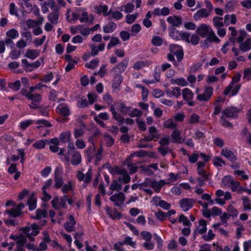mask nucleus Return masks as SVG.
<instances>
[{"instance_id": "obj_49", "label": "nucleus", "mask_w": 251, "mask_h": 251, "mask_svg": "<svg viewBox=\"0 0 251 251\" xmlns=\"http://www.w3.org/2000/svg\"><path fill=\"white\" fill-rule=\"evenodd\" d=\"M200 41L199 35L196 34H193L190 37V34L189 33V42H187L189 43H191L193 45H197L199 44Z\"/></svg>"}, {"instance_id": "obj_29", "label": "nucleus", "mask_w": 251, "mask_h": 251, "mask_svg": "<svg viewBox=\"0 0 251 251\" xmlns=\"http://www.w3.org/2000/svg\"><path fill=\"white\" fill-rule=\"evenodd\" d=\"M155 204L159 205L161 208L168 210L171 207V204L165 201L161 200L159 197H155L153 199Z\"/></svg>"}, {"instance_id": "obj_12", "label": "nucleus", "mask_w": 251, "mask_h": 251, "mask_svg": "<svg viewBox=\"0 0 251 251\" xmlns=\"http://www.w3.org/2000/svg\"><path fill=\"white\" fill-rule=\"evenodd\" d=\"M67 200L66 195L61 198L60 201L58 197H55L51 201L52 207L55 209H59L60 207H65Z\"/></svg>"}, {"instance_id": "obj_14", "label": "nucleus", "mask_w": 251, "mask_h": 251, "mask_svg": "<svg viewBox=\"0 0 251 251\" xmlns=\"http://www.w3.org/2000/svg\"><path fill=\"white\" fill-rule=\"evenodd\" d=\"M241 87L240 85H235L232 83H230L225 89L224 94L227 95L230 94L231 96H233L236 95L239 91Z\"/></svg>"}, {"instance_id": "obj_33", "label": "nucleus", "mask_w": 251, "mask_h": 251, "mask_svg": "<svg viewBox=\"0 0 251 251\" xmlns=\"http://www.w3.org/2000/svg\"><path fill=\"white\" fill-rule=\"evenodd\" d=\"M57 111L63 116H68L70 114L69 108L66 105L60 104L56 108Z\"/></svg>"}, {"instance_id": "obj_1", "label": "nucleus", "mask_w": 251, "mask_h": 251, "mask_svg": "<svg viewBox=\"0 0 251 251\" xmlns=\"http://www.w3.org/2000/svg\"><path fill=\"white\" fill-rule=\"evenodd\" d=\"M109 172L113 175H120L118 180L120 182L127 183L130 181V177L128 175L126 170L119 167H114L109 169Z\"/></svg>"}, {"instance_id": "obj_4", "label": "nucleus", "mask_w": 251, "mask_h": 251, "mask_svg": "<svg viewBox=\"0 0 251 251\" xmlns=\"http://www.w3.org/2000/svg\"><path fill=\"white\" fill-rule=\"evenodd\" d=\"M21 92L23 95L25 96L29 100H31V103L29 105L31 108L35 109L38 107L39 103L42 99L40 95L26 93L24 90H22Z\"/></svg>"}, {"instance_id": "obj_48", "label": "nucleus", "mask_w": 251, "mask_h": 251, "mask_svg": "<svg viewBox=\"0 0 251 251\" xmlns=\"http://www.w3.org/2000/svg\"><path fill=\"white\" fill-rule=\"evenodd\" d=\"M27 204L30 210H33L36 207V198L33 194H32L29 199Z\"/></svg>"}, {"instance_id": "obj_5", "label": "nucleus", "mask_w": 251, "mask_h": 251, "mask_svg": "<svg viewBox=\"0 0 251 251\" xmlns=\"http://www.w3.org/2000/svg\"><path fill=\"white\" fill-rule=\"evenodd\" d=\"M217 198L215 200V202L220 205H224L226 203V200H230L231 195L229 192H224L222 190H218L216 192Z\"/></svg>"}, {"instance_id": "obj_11", "label": "nucleus", "mask_w": 251, "mask_h": 251, "mask_svg": "<svg viewBox=\"0 0 251 251\" xmlns=\"http://www.w3.org/2000/svg\"><path fill=\"white\" fill-rule=\"evenodd\" d=\"M194 201L192 199L184 198L179 201V204L183 211H187L190 209L194 205Z\"/></svg>"}, {"instance_id": "obj_39", "label": "nucleus", "mask_w": 251, "mask_h": 251, "mask_svg": "<svg viewBox=\"0 0 251 251\" xmlns=\"http://www.w3.org/2000/svg\"><path fill=\"white\" fill-rule=\"evenodd\" d=\"M26 241L25 237H22L19 239L16 242L17 247L14 251H25V245Z\"/></svg>"}, {"instance_id": "obj_10", "label": "nucleus", "mask_w": 251, "mask_h": 251, "mask_svg": "<svg viewBox=\"0 0 251 251\" xmlns=\"http://www.w3.org/2000/svg\"><path fill=\"white\" fill-rule=\"evenodd\" d=\"M128 64V59L125 58L121 62L114 67L111 70V72L114 74L121 75L126 70Z\"/></svg>"}, {"instance_id": "obj_42", "label": "nucleus", "mask_w": 251, "mask_h": 251, "mask_svg": "<svg viewBox=\"0 0 251 251\" xmlns=\"http://www.w3.org/2000/svg\"><path fill=\"white\" fill-rule=\"evenodd\" d=\"M151 64V62L150 61H139L133 64V68L136 70H139L144 67L149 66Z\"/></svg>"}, {"instance_id": "obj_15", "label": "nucleus", "mask_w": 251, "mask_h": 251, "mask_svg": "<svg viewBox=\"0 0 251 251\" xmlns=\"http://www.w3.org/2000/svg\"><path fill=\"white\" fill-rule=\"evenodd\" d=\"M207 222L204 219H201L198 222V225L194 230L195 234H203L207 231Z\"/></svg>"}, {"instance_id": "obj_37", "label": "nucleus", "mask_w": 251, "mask_h": 251, "mask_svg": "<svg viewBox=\"0 0 251 251\" xmlns=\"http://www.w3.org/2000/svg\"><path fill=\"white\" fill-rule=\"evenodd\" d=\"M163 126L166 128L175 129L177 127V124L173 119L169 118L163 123Z\"/></svg>"}, {"instance_id": "obj_26", "label": "nucleus", "mask_w": 251, "mask_h": 251, "mask_svg": "<svg viewBox=\"0 0 251 251\" xmlns=\"http://www.w3.org/2000/svg\"><path fill=\"white\" fill-rule=\"evenodd\" d=\"M171 137L174 143H182L185 141L184 139L181 138L180 131L176 129L172 132Z\"/></svg>"}, {"instance_id": "obj_63", "label": "nucleus", "mask_w": 251, "mask_h": 251, "mask_svg": "<svg viewBox=\"0 0 251 251\" xmlns=\"http://www.w3.org/2000/svg\"><path fill=\"white\" fill-rule=\"evenodd\" d=\"M242 200L243 201L244 209L245 211L251 209V203L247 197H243Z\"/></svg>"}, {"instance_id": "obj_18", "label": "nucleus", "mask_w": 251, "mask_h": 251, "mask_svg": "<svg viewBox=\"0 0 251 251\" xmlns=\"http://www.w3.org/2000/svg\"><path fill=\"white\" fill-rule=\"evenodd\" d=\"M166 93L169 98L174 97L177 98L181 95V90L178 87H172L171 88H168L166 90Z\"/></svg>"}, {"instance_id": "obj_34", "label": "nucleus", "mask_w": 251, "mask_h": 251, "mask_svg": "<svg viewBox=\"0 0 251 251\" xmlns=\"http://www.w3.org/2000/svg\"><path fill=\"white\" fill-rule=\"evenodd\" d=\"M69 222H67L65 224V228L68 232H71L74 230L75 221L72 216H70L69 218Z\"/></svg>"}, {"instance_id": "obj_27", "label": "nucleus", "mask_w": 251, "mask_h": 251, "mask_svg": "<svg viewBox=\"0 0 251 251\" xmlns=\"http://www.w3.org/2000/svg\"><path fill=\"white\" fill-rule=\"evenodd\" d=\"M113 74V79L112 81V87L115 89H117L120 87L123 78L120 74Z\"/></svg>"}, {"instance_id": "obj_46", "label": "nucleus", "mask_w": 251, "mask_h": 251, "mask_svg": "<svg viewBox=\"0 0 251 251\" xmlns=\"http://www.w3.org/2000/svg\"><path fill=\"white\" fill-rule=\"evenodd\" d=\"M59 15L57 11L50 13L48 15V20L53 24H56L58 22Z\"/></svg>"}, {"instance_id": "obj_28", "label": "nucleus", "mask_w": 251, "mask_h": 251, "mask_svg": "<svg viewBox=\"0 0 251 251\" xmlns=\"http://www.w3.org/2000/svg\"><path fill=\"white\" fill-rule=\"evenodd\" d=\"M170 81L171 83L173 85H179L182 87L186 86L188 85L187 81L182 77L172 78Z\"/></svg>"}, {"instance_id": "obj_50", "label": "nucleus", "mask_w": 251, "mask_h": 251, "mask_svg": "<svg viewBox=\"0 0 251 251\" xmlns=\"http://www.w3.org/2000/svg\"><path fill=\"white\" fill-rule=\"evenodd\" d=\"M71 137V134L70 132H64L60 134L59 139L63 143H67L70 142Z\"/></svg>"}, {"instance_id": "obj_21", "label": "nucleus", "mask_w": 251, "mask_h": 251, "mask_svg": "<svg viewBox=\"0 0 251 251\" xmlns=\"http://www.w3.org/2000/svg\"><path fill=\"white\" fill-rule=\"evenodd\" d=\"M221 155L230 161H235L236 159L232 151L227 148H224L221 150Z\"/></svg>"}, {"instance_id": "obj_38", "label": "nucleus", "mask_w": 251, "mask_h": 251, "mask_svg": "<svg viewBox=\"0 0 251 251\" xmlns=\"http://www.w3.org/2000/svg\"><path fill=\"white\" fill-rule=\"evenodd\" d=\"M34 124L37 125L36 126V128H40L44 127H50L51 126V124L45 119H40L34 121Z\"/></svg>"}, {"instance_id": "obj_40", "label": "nucleus", "mask_w": 251, "mask_h": 251, "mask_svg": "<svg viewBox=\"0 0 251 251\" xmlns=\"http://www.w3.org/2000/svg\"><path fill=\"white\" fill-rule=\"evenodd\" d=\"M116 24L114 22H109L103 26V31L106 33H111L116 29Z\"/></svg>"}, {"instance_id": "obj_52", "label": "nucleus", "mask_w": 251, "mask_h": 251, "mask_svg": "<svg viewBox=\"0 0 251 251\" xmlns=\"http://www.w3.org/2000/svg\"><path fill=\"white\" fill-rule=\"evenodd\" d=\"M206 40H208L211 42L219 43L220 39L217 37L214 31L212 29L209 34L207 36Z\"/></svg>"}, {"instance_id": "obj_62", "label": "nucleus", "mask_w": 251, "mask_h": 251, "mask_svg": "<svg viewBox=\"0 0 251 251\" xmlns=\"http://www.w3.org/2000/svg\"><path fill=\"white\" fill-rule=\"evenodd\" d=\"M122 242L124 245H128L134 248L136 247V242L133 241L132 238L130 237H125Z\"/></svg>"}, {"instance_id": "obj_19", "label": "nucleus", "mask_w": 251, "mask_h": 251, "mask_svg": "<svg viewBox=\"0 0 251 251\" xmlns=\"http://www.w3.org/2000/svg\"><path fill=\"white\" fill-rule=\"evenodd\" d=\"M95 11L98 14H102L106 17L111 14V10H108V7L105 4H101L95 7Z\"/></svg>"}, {"instance_id": "obj_56", "label": "nucleus", "mask_w": 251, "mask_h": 251, "mask_svg": "<svg viewBox=\"0 0 251 251\" xmlns=\"http://www.w3.org/2000/svg\"><path fill=\"white\" fill-rule=\"evenodd\" d=\"M227 212L229 216L235 217L238 215V212L232 205H228L227 209Z\"/></svg>"}, {"instance_id": "obj_53", "label": "nucleus", "mask_w": 251, "mask_h": 251, "mask_svg": "<svg viewBox=\"0 0 251 251\" xmlns=\"http://www.w3.org/2000/svg\"><path fill=\"white\" fill-rule=\"evenodd\" d=\"M33 123H34V121L28 119L21 122L19 123V126L22 130H24Z\"/></svg>"}, {"instance_id": "obj_2", "label": "nucleus", "mask_w": 251, "mask_h": 251, "mask_svg": "<svg viewBox=\"0 0 251 251\" xmlns=\"http://www.w3.org/2000/svg\"><path fill=\"white\" fill-rule=\"evenodd\" d=\"M23 236H25L28 238L29 240L31 241L34 240V237L39 233V228L36 224H32L30 226L22 228L21 229Z\"/></svg>"}, {"instance_id": "obj_60", "label": "nucleus", "mask_w": 251, "mask_h": 251, "mask_svg": "<svg viewBox=\"0 0 251 251\" xmlns=\"http://www.w3.org/2000/svg\"><path fill=\"white\" fill-rule=\"evenodd\" d=\"M142 115V112L140 110L137 108L132 109L130 107L129 112L128 113L129 116L132 117H139Z\"/></svg>"}, {"instance_id": "obj_7", "label": "nucleus", "mask_w": 251, "mask_h": 251, "mask_svg": "<svg viewBox=\"0 0 251 251\" xmlns=\"http://www.w3.org/2000/svg\"><path fill=\"white\" fill-rule=\"evenodd\" d=\"M6 45H14L13 40H15L19 37V31L15 28H11L8 30L6 33Z\"/></svg>"}, {"instance_id": "obj_36", "label": "nucleus", "mask_w": 251, "mask_h": 251, "mask_svg": "<svg viewBox=\"0 0 251 251\" xmlns=\"http://www.w3.org/2000/svg\"><path fill=\"white\" fill-rule=\"evenodd\" d=\"M224 23L226 25L235 24L237 21V18L234 14H227L224 17Z\"/></svg>"}, {"instance_id": "obj_13", "label": "nucleus", "mask_w": 251, "mask_h": 251, "mask_svg": "<svg viewBox=\"0 0 251 251\" xmlns=\"http://www.w3.org/2000/svg\"><path fill=\"white\" fill-rule=\"evenodd\" d=\"M213 94V88L210 86L206 87L203 94L198 95L197 96L199 101H207Z\"/></svg>"}, {"instance_id": "obj_41", "label": "nucleus", "mask_w": 251, "mask_h": 251, "mask_svg": "<svg viewBox=\"0 0 251 251\" xmlns=\"http://www.w3.org/2000/svg\"><path fill=\"white\" fill-rule=\"evenodd\" d=\"M117 109L123 114L128 115L130 107L126 106L123 103H118L116 105Z\"/></svg>"}, {"instance_id": "obj_17", "label": "nucleus", "mask_w": 251, "mask_h": 251, "mask_svg": "<svg viewBox=\"0 0 251 251\" xmlns=\"http://www.w3.org/2000/svg\"><path fill=\"white\" fill-rule=\"evenodd\" d=\"M110 200L118 206H121L124 202L125 195L123 193H120L111 196Z\"/></svg>"}, {"instance_id": "obj_25", "label": "nucleus", "mask_w": 251, "mask_h": 251, "mask_svg": "<svg viewBox=\"0 0 251 251\" xmlns=\"http://www.w3.org/2000/svg\"><path fill=\"white\" fill-rule=\"evenodd\" d=\"M72 158L70 161L73 165H77L81 162V156L80 153L78 151H75L72 153Z\"/></svg>"}, {"instance_id": "obj_43", "label": "nucleus", "mask_w": 251, "mask_h": 251, "mask_svg": "<svg viewBox=\"0 0 251 251\" xmlns=\"http://www.w3.org/2000/svg\"><path fill=\"white\" fill-rule=\"evenodd\" d=\"M60 172V170L59 168H56L54 172V179H55V184L54 187L56 188H59L63 184V180L61 177H59L58 176V174Z\"/></svg>"}, {"instance_id": "obj_16", "label": "nucleus", "mask_w": 251, "mask_h": 251, "mask_svg": "<svg viewBox=\"0 0 251 251\" xmlns=\"http://www.w3.org/2000/svg\"><path fill=\"white\" fill-rule=\"evenodd\" d=\"M240 109L236 107H228L224 110L222 112L223 115L226 116L229 118H234L237 116L238 113Z\"/></svg>"}, {"instance_id": "obj_32", "label": "nucleus", "mask_w": 251, "mask_h": 251, "mask_svg": "<svg viewBox=\"0 0 251 251\" xmlns=\"http://www.w3.org/2000/svg\"><path fill=\"white\" fill-rule=\"evenodd\" d=\"M166 183L165 180L163 179H161L158 181L153 179V182L151 183V188H152L156 192H159L161 187Z\"/></svg>"}, {"instance_id": "obj_8", "label": "nucleus", "mask_w": 251, "mask_h": 251, "mask_svg": "<svg viewBox=\"0 0 251 251\" xmlns=\"http://www.w3.org/2000/svg\"><path fill=\"white\" fill-rule=\"evenodd\" d=\"M212 28L207 24H202L200 25L196 28V33L202 38H205L210 33Z\"/></svg>"}, {"instance_id": "obj_54", "label": "nucleus", "mask_w": 251, "mask_h": 251, "mask_svg": "<svg viewBox=\"0 0 251 251\" xmlns=\"http://www.w3.org/2000/svg\"><path fill=\"white\" fill-rule=\"evenodd\" d=\"M139 16L138 13H135L133 14H127L126 16V21L128 24L133 23Z\"/></svg>"}, {"instance_id": "obj_24", "label": "nucleus", "mask_w": 251, "mask_h": 251, "mask_svg": "<svg viewBox=\"0 0 251 251\" xmlns=\"http://www.w3.org/2000/svg\"><path fill=\"white\" fill-rule=\"evenodd\" d=\"M197 171L198 174L200 176H208V173L204 169L205 163L203 161H199L197 163Z\"/></svg>"}, {"instance_id": "obj_61", "label": "nucleus", "mask_w": 251, "mask_h": 251, "mask_svg": "<svg viewBox=\"0 0 251 251\" xmlns=\"http://www.w3.org/2000/svg\"><path fill=\"white\" fill-rule=\"evenodd\" d=\"M215 235L213 232L212 230L211 229H209L208 231L207 234H203L202 236V238L205 241H210L212 239H214Z\"/></svg>"}, {"instance_id": "obj_3", "label": "nucleus", "mask_w": 251, "mask_h": 251, "mask_svg": "<svg viewBox=\"0 0 251 251\" xmlns=\"http://www.w3.org/2000/svg\"><path fill=\"white\" fill-rule=\"evenodd\" d=\"M67 149V152H65V151L64 149H60L58 154L60 156V159L61 161L69 164L70 163L71 154H72V153L76 151L73 143L69 142Z\"/></svg>"}, {"instance_id": "obj_20", "label": "nucleus", "mask_w": 251, "mask_h": 251, "mask_svg": "<svg viewBox=\"0 0 251 251\" xmlns=\"http://www.w3.org/2000/svg\"><path fill=\"white\" fill-rule=\"evenodd\" d=\"M210 14V11L206 9L202 8L194 14V19L197 21H200L202 18H206Z\"/></svg>"}, {"instance_id": "obj_6", "label": "nucleus", "mask_w": 251, "mask_h": 251, "mask_svg": "<svg viewBox=\"0 0 251 251\" xmlns=\"http://www.w3.org/2000/svg\"><path fill=\"white\" fill-rule=\"evenodd\" d=\"M169 35L173 39L177 40L182 39L186 42H189V33L188 32H180L176 28H172Z\"/></svg>"}, {"instance_id": "obj_51", "label": "nucleus", "mask_w": 251, "mask_h": 251, "mask_svg": "<svg viewBox=\"0 0 251 251\" xmlns=\"http://www.w3.org/2000/svg\"><path fill=\"white\" fill-rule=\"evenodd\" d=\"M134 8V5L131 2L127 3L126 5L122 6L120 7V10L124 11L126 13H131Z\"/></svg>"}, {"instance_id": "obj_59", "label": "nucleus", "mask_w": 251, "mask_h": 251, "mask_svg": "<svg viewBox=\"0 0 251 251\" xmlns=\"http://www.w3.org/2000/svg\"><path fill=\"white\" fill-rule=\"evenodd\" d=\"M120 41L118 37H112L110 39V42L108 44L107 48L108 49H110L112 47L120 44Z\"/></svg>"}, {"instance_id": "obj_58", "label": "nucleus", "mask_w": 251, "mask_h": 251, "mask_svg": "<svg viewBox=\"0 0 251 251\" xmlns=\"http://www.w3.org/2000/svg\"><path fill=\"white\" fill-rule=\"evenodd\" d=\"M8 87L13 91H17L21 88V82L20 80H16L14 82L9 83Z\"/></svg>"}, {"instance_id": "obj_57", "label": "nucleus", "mask_w": 251, "mask_h": 251, "mask_svg": "<svg viewBox=\"0 0 251 251\" xmlns=\"http://www.w3.org/2000/svg\"><path fill=\"white\" fill-rule=\"evenodd\" d=\"M200 117L199 115L196 113L192 114L188 120V123L190 124H197L199 123Z\"/></svg>"}, {"instance_id": "obj_9", "label": "nucleus", "mask_w": 251, "mask_h": 251, "mask_svg": "<svg viewBox=\"0 0 251 251\" xmlns=\"http://www.w3.org/2000/svg\"><path fill=\"white\" fill-rule=\"evenodd\" d=\"M169 48L171 53L176 55L178 61H180L183 59V51L181 46L176 44H172L170 46Z\"/></svg>"}, {"instance_id": "obj_30", "label": "nucleus", "mask_w": 251, "mask_h": 251, "mask_svg": "<svg viewBox=\"0 0 251 251\" xmlns=\"http://www.w3.org/2000/svg\"><path fill=\"white\" fill-rule=\"evenodd\" d=\"M167 20L169 23L176 26L179 25L182 22L181 18L180 17L175 16L168 17Z\"/></svg>"}, {"instance_id": "obj_35", "label": "nucleus", "mask_w": 251, "mask_h": 251, "mask_svg": "<svg viewBox=\"0 0 251 251\" xmlns=\"http://www.w3.org/2000/svg\"><path fill=\"white\" fill-rule=\"evenodd\" d=\"M79 20L81 23H92L94 18L92 15H89L87 12L83 11L81 16L79 18Z\"/></svg>"}, {"instance_id": "obj_55", "label": "nucleus", "mask_w": 251, "mask_h": 251, "mask_svg": "<svg viewBox=\"0 0 251 251\" xmlns=\"http://www.w3.org/2000/svg\"><path fill=\"white\" fill-rule=\"evenodd\" d=\"M213 163L216 167H222L226 164L225 161L220 157L215 156L213 159Z\"/></svg>"}, {"instance_id": "obj_23", "label": "nucleus", "mask_w": 251, "mask_h": 251, "mask_svg": "<svg viewBox=\"0 0 251 251\" xmlns=\"http://www.w3.org/2000/svg\"><path fill=\"white\" fill-rule=\"evenodd\" d=\"M40 50H38L27 49L25 56L31 60L36 58L40 54Z\"/></svg>"}, {"instance_id": "obj_47", "label": "nucleus", "mask_w": 251, "mask_h": 251, "mask_svg": "<svg viewBox=\"0 0 251 251\" xmlns=\"http://www.w3.org/2000/svg\"><path fill=\"white\" fill-rule=\"evenodd\" d=\"M223 20V18L222 17L218 16L214 17L213 19V23L214 26L216 28L222 27L224 25Z\"/></svg>"}, {"instance_id": "obj_22", "label": "nucleus", "mask_w": 251, "mask_h": 251, "mask_svg": "<svg viewBox=\"0 0 251 251\" xmlns=\"http://www.w3.org/2000/svg\"><path fill=\"white\" fill-rule=\"evenodd\" d=\"M239 48L242 52H246L251 50V38L247 39L239 45Z\"/></svg>"}, {"instance_id": "obj_64", "label": "nucleus", "mask_w": 251, "mask_h": 251, "mask_svg": "<svg viewBox=\"0 0 251 251\" xmlns=\"http://www.w3.org/2000/svg\"><path fill=\"white\" fill-rule=\"evenodd\" d=\"M243 78L246 81L251 79V69L250 68H247L244 70Z\"/></svg>"}, {"instance_id": "obj_45", "label": "nucleus", "mask_w": 251, "mask_h": 251, "mask_svg": "<svg viewBox=\"0 0 251 251\" xmlns=\"http://www.w3.org/2000/svg\"><path fill=\"white\" fill-rule=\"evenodd\" d=\"M110 110L111 112L113 118L117 121L123 123L125 120L118 113H117L115 110L114 106L111 105L110 107Z\"/></svg>"}, {"instance_id": "obj_31", "label": "nucleus", "mask_w": 251, "mask_h": 251, "mask_svg": "<svg viewBox=\"0 0 251 251\" xmlns=\"http://www.w3.org/2000/svg\"><path fill=\"white\" fill-rule=\"evenodd\" d=\"M183 99L186 101L192 100L193 99L194 95L192 91L187 88H184L182 92Z\"/></svg>"}, {"instance_id": "obj_44", "label": "nucleus", "mask_w": 251, "mask_h": 251, "mask_svg": "<svg viewBox=\"0 0 251 251\" xmlns=\"http://www.w3.org/2000/svg\"><path fill=\"white\" fill-rule=\"evenodd\" d=\"M46 145H48V139L39 140L35 142L33 146L37 149H42L45 148Z\"/></svg>"}]
</instances>
